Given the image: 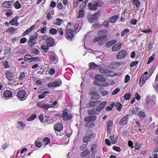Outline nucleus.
<instances>
[{
  "label": "nucleus",
  "instance_id": "nucleus-31",
  "mask_svg": "<svg viewBox=\"0 0 158 158\" xmlns=\"http://www.w3.org/2000/svg\"><path fill=\"white\" fill-rule=\"evenodd\" d=\"M90 153L89 150L88 149H86L84 151L82 152L81 156L82 157H84L88 155Z\"/></svg>",
  "mask_w": 158,
  "mask_h": 158
},
{
  "label": "nucleus",
  "instance_id": "nucleus-9",
  "mask_svg": "<svg viewBox=\"0 0 158 158\" xmlns=\"http://www.w3.org/2000/svg\"><path fill=\"white\" fill-rule=\"evenodd\" d=\"M108 33V31L106 30H103L98 32L97 35L99 36L101 39L107 37Z\"/></svg>",
  "mask_w": 158,
  "mask_h": 158
},
{
  "label": "nucleus",
  "instance_id": "nucleus-8",
  "mask_svg": "<svg viewBox=\"0 0 158 158\" xmlns=\"http://www.w3.org/2000/svg\"><path fill=\"white\" fill-rule=\"evenodd\" d=\"M148 74V72H146L141 75L139 82L140 86H142L145 83L146 80L148 79V77L146 75Z\"/></svg>",
  "mask_w": 158,
  "mask_h": 158
},
{
  "label": "nucleus",
  "instance_id": "nucleus-2",
  "mask_svg": "<svg viewBox=\"0 0 158 158\" xmlns=\"http://www.w3.org/2000/svg\"><path fill=\"white\" fill-rule=\"evenodd\" d=\"M103 4V2L101 1L94 0L89 3L87 6L89 10L95 11L97 9L98 7L102 6Z\"/></svg>",
  "mask_w": 158,
  "mask_h": 158
},
{
  "label": "nucleus",
  "instance_id": "nucleus-18",
  "mask_svg": "<svg viewBox=\"0 0 158 158\" xmlns=\"http://www.w3.org/2000/svg\"><path fill=\"white\" fill-rule=\"evenodd\" d=\"M128 115L127 114L123 117L120 121V123L121 125H124L127 123L128 121Z\"/></svg>",
  "mask_w": 158,
  "mask_h": 158
},
{
  "label": "nucleus",
  "instance_id": "nucleus-30",
  "mask_svg": "<svg viewBox=\"0 0 158 158\" xmlns=\"http://www.w3.org/2000/svg\"><path fill=\"white\" fill-rule=\"evenodd\" d=\"M87 113L89 115H95L97 114V113H96L95 108H93L89 110H88Z\"/></svg>",
  "mask_w": 158,
  "mask_h": 158
},
{
  "label": "nucleus",
  "instance_id": "nucleus-19",
  "mask_svg": "<svg viewBox=\"0 0 158 158\" xmlns=\"http://www.w3.org/2000/svg\"><path fill=\"white\" fill-rule=\"evenodd\" d=\"M91 99L97 100L100 97V95L97 92L94 91L91 93Z\"/></svg>",
  "mask_w": 158,
  "mask_h": 158
},
{
  "label": "nucleus",
  "instance_id": "nucleus-59",
  "mask_svg": "<svg viewBox=\"0 0 158 158\" xmlns=\"http://www.w3.org/2000/svg\"><path fill=\"white\" fill-rule=\"evenodd\" d=\"M32 56L30 55H26L25 56L24 58L26 61L29 62L30 60H29L30 59Z\"/></svg>",
  "mask_w": 158,
  "mask_h": 158
},
{
  "label": "nucleus",
  "instance_id": "nucleus-36",
  "mask_svg": "<svg viewBox=\"0 0 158 158\" xmlns=\"http://www.w3.org/2000/svg\"><path fill=\"white\" fill-rule=\"evenodd\" d=\"M155 70V69L153 68H151L149 70L148 73V79L151 76L152 74L153 73Z\"/></svg>",
  "mask_w": 158,
  "mask_h": 158
},
{
  "label": "nucleus",
  "instance_id": "nucleus-64",
  "mask_svg": "<svg viewBox=\"0 0 158 158\" xmlns=\"http://www.w3.org/2000/svg\"><path fill=\"white\" fill-rule=\"evenodd\" d=\"M155 56L154 54H153L152 55V56H150L149 57V60L148 62V64H149V63H150L153 61V60L154 59V58L155 57Z\"/></svg>",
  "mask_w": 158,
  "mask_h": 158
},
{
  "label": "nucleus",
  "instance_id": "nucleus-4",
  "mask_svg": "<svg viewBox=\"0 0 158 158\" xmlns=\"http://www.w3.org/2000/svg\"><path fill=\"white\" fill-rule=\"evenodd\" d=\"M37 39V33L31 36L29 40L27 41L28 46L31 47H32L36 43V40Z\"/></svg>",
  "mask_w": 158,
  "mask_h": 158
},
{
  "label": "nucleus",
  "instance_id": "nucleus-62",
  "mask_svg": "<svg viewBox=\"0 0 158 158\" xmlns=\"http://www.w3.org/2000/svg\"><path fill=\"white\" fill-rule=\"evenodd\" d=\"M3 66L4 67L6 68H10V66L9 64L7 61H6L4 63Z\"/></svg>",
  "mask_w": 158,
  "mask_h": 158
},
{
  "label": "nucleus",
  "instance_id": "nucleus-63",
  "mask_svg": "<svg viewBox=\"0 0 158 158\" xmlns=\"http://www.w3.org/2000/svg\"><path fill=\"white\" fill-rule=\"evenodd\" d=\"M113 149L115 151L118 152H120L121 151V148L118 147L114 146L113 147Z\"/></svg>",
  "mask_w": 158,
  "mask_h": 158
},
{
  "label": "nucleus",
  "instance_id": "nucleus-22",
  "mask_svg": "<svg viewBox=\"0 0 158 158\" xmlns=\"http://www.w3.org/2000/svg\"><path fill=\"white\" fill-rule=\"evenodd\" d=\"M6 77L10 81H12L14 80L13 73L11 72H7L6 73Z\"/></svg>",
  "mask_w": 158,
  "mask_h": 158
},
{
  "label": "nucleus",
  "instance_id": "nucleus-15",
  "mask_svg": "<svg viewBox=\"0 0 158 158\" xmlns=\"http://www.w3.org/2000/svg\"><path fill=\"white\" fill-rule=\"evenodd\" d=\"M98 14L94 13L88 18V21L90 23H92L96 20L98 18Z\"/></svg>",
  "mask_w": 158,
  "mask_h": 158
},
{
  "label": "nucleus",
  "instance_id": "nucleus-61",
  "mask_svg": "<svg viewBox=\"0 0 158 158\" xmlns=\"http://www.w3.org/2000/svg\"><path fill=\"white\" fill-rule=\"evenodd\" d=\"M139 63L138 61H135L132 62L130 64V66L131 67H133L135 66L136 64H137Z\"/></svg>",
  "mask_w": 158,
  "mask_h": 158
},
{
  "label": "nucleus",
  "instance_id": "nucleus-17",
  "mask_svg": "<svg viewBox=\"0 0 158 158\" xmlns=\"http://www.w3.org/2000/svg\"><path fill=\"white\" fill-rule=\"evenodd\" d=\"M37 106L38 107L46 110L50 107L49 105L46 104H44L40 102H39L37 103Z\"/></svg>",
  "mask_w": 158,
  "mask_h": 158
},
{
  "label": "nucleus",
  "instance_id": "nucleus-34",
  "mask_svg": "<svg viewBox=\"0 0 158 158\" xmlns=\"http://www.w3.org/2000/svg\"><path fill=\"white\" fill-rule=\"evenodd\" d=\"M12 52V50L10 48H7L5 50V54L7 56H9L10 55Z\"/></svg>",
  "mask_w": 158,
  "mask_h": 158
},
{
  "label": "nucleus",
  "instance_id": "nucleus-50",
  "mask_svg": "<svg viewBox=\"0 0 158 158\" xmlns=\"http://www.w3.org/2000/svg\"><path fill=\"white\" fill-rule=\"evenodd\" d=\"M15 29L13 28V27H11L7 30L6 32L9 33L13 34L15 32Z\"/></svg>",
  "mask_w": 158,
  "mask_h": 158
},
{
  "label": "nucleus",
  "instance_id": "nucleus-28",
  "mask_svg": "<svg viewBox=\"0 0 158 158\" xmlns=\"http://www.w3.org/2000/svg\"><path fill=\"white\" fill-rule=\"evenodd\" d=\"M2 6L6 8H9L11 6V2L10 1H6L3 3Z\"/></svg>",
  "mask_w": 158,
  "mask_h": 158
},
{
  "label": "nucleus",
  "instance_id": "nucleus-48",
  "mask_svg": "<svg viewBox=\"0 0 158 158\" xmlns=\"http://www.w3.org/2000/svg\"><path fill=\"white\" fill-rule=\"evenodd\" d=\"M151 103V105L152 104L151 102L150 96L149 95H147L146 97V104L147 105H149Z\"/></svg>",
  "mask_w": 158,
  "mask_h": 158
},
{
  "label": "nucleus",
  "instance_id": "nucleus-37",
  "mask_svg": "<svg viewBox=\"0 0 158 158\" xmlns=\"http://www.w3.org/2000/svg\"><path fill=\"white\" fill-rule=\"evenodd\" d=\"M72 117V115L71 114L69 113L65 116L64 117L63 119L64 120L67 121L68 120H70Z\"/></svg>",
  "mask_w": 158,
  "mask_h": 158
},
{
  "label": "nucleus",
  "instance_id": "nucleus-39",
  "mask_svg": "<svg viewBox=\"0 0 158 158\" xmlns=\"http://www.w3.org/2000/svg\"><path fill=\"white\" fill-rule=\"evenodd\" d=\"M95 124L94 122H90L89 123H86V126L88 128L93 127H94Z\"/></svg>",
  "mask_w": 158,
  "mask_h": 158
},
{
  "label": "nucleus",
  "instance_id": "nucleus-45",
  "mask_svg": "<svg viewBox=\"0 0 158 158\" xmlns=\"http://www.w3.org/2000/svg\"><path fill=\"white\" fill-rule=\"evenodd\" d=\"M30 61L29 62H34L36 61H40V60L41 59L39 57H31L30 59H29Z\"/></svg>",
  "mask_w": 158,
  "mask_h": 158
},
{
  "label": "nucleus",
  "instance_id": "nucleus-54",
  "mask_svg": "<svg viewBox=\"0 0 158 158\" xmlns=\"http://www.w3.org/2000/svg\"><path fill=\"white\" fill-rule=\"evenodd\" d=\"M110 139L111 140L113 144H114L117 143V140L114 138V136H110Z\"/></svg>",
  "mask_w": 158,
  "mask_h": 158
},
{
  "label": "nucleus",
  "instance_id": "nucleus-13",
  "mask_svg": "<svg viewBox=\"0 0 158 158\" xmlns=\"http://www.w3.org/2000/svg\"><path fill=\"white\" fill-rule=\"evenodd\" d=\"M86 135L85 136L87 137V139L88 141L93 139L95 136L94 134H92V131L90 130L87 131Z\"/></svg>",
  "mask_w": 158,
  "mask_h": 158
},
{
  "label": "nucleus",
  "instance_id": "nucleus-32",
  "mask_svg": "<svg viewBox=\"0 0 158 158\" xmlns=\"http://www.w3.org/2000/svg\"><path fill=\"white\" fill-rule=\"evenodd\" d=\"M118 16L117 15H114L110 18L109 22L110 23H114L117 19Z\"/></svg>",
  "mask_w": 158,
  "mask_h": 158
},
{
  "label": "nucleus",
  "instance_id": "nucleus-42",
  "mask_svg": "<svg viewBox=\"0 0 158 158\" xmlns=\"http://www.w3.org/2000/svg\"><path fill=\"white\" fill-rule=\"evenodd\" d=\"M18 19L17 17H15L13 18L9 22V23L12 25H15L16 26L17 25L15 24L16 23Z\"/></svg>",
  "mask_w": 158,
  "mask_h": 158
},
{
  "label": "nucleus",
  "instance_id": "nucleus-35",
  "mask_svg": "<svg viewBox=\"0 0 158 158\" xmlns=\"http://www.w3.org/2000/svg\"><path fill=\"white\" fill-rule=\"evenodd\" d=\"M113 105L116 106L117 109L118 110H121L122 107V105L120 102L118 103H114Z\"/></svg>",
  "mask_w": 158,
  "mask_h": 158
},
{
  "label": "nucleus",
  "instance_id": "nucleus-47",
  "mask_svg": "<svg viewBox=\"0 0 158 158\" xmlns=\"http://www.w3.org/2000/svg\"><path fill=\"white\" fill-rule=\"evenodd\" d=\"M48 48L49 47H48L47 45H42L41 47V49L45 51V52H47L48 51L49 49Z\"/></svg>",
  "mask_w": 158,
  "mask_h": 158
},
{
  "label": "nucleus",
  "instance_id": "nucleus-12",
  "mask_svg": "<svg viewBox=\"0 0 158 158\" xmlns=\"http://www.w3.org/2000/svg\"><path fill=\"white\" fill-rule=\"evenodd\" d=\"M66 38L69 40H72L73 37V31L70 29H68L66 30Z\"/></svg>",
  "mask_w": 158,
  "mask_h": 158
},
{
  "label": "nucleus",
  "instance_id": "nucleus-3",
  "mask_svg": "<svg viewBox=\"0 0 158 158\" xmlns=\"http://www.w3.org/2000/svg\"><path fill=\"white\" fill-rule=\"evenodd\" d=\"M28 96L26 95V91L25 90L23 89V88L19 89L17 92V97L18 99L21 101L25 100Z\"/></svg>",
  "mask_w": 158,
  "mask_h": 158
},
{
  "label": "nucleus",
  "instance_id": "nucleus-33",
  "mask_svg": "<svg viewBox=\"0 0 158 158\" xmlns=\"http://www.w3.org/2000/svg\"><path fill=\"white\" fill-rule=\"evenodd\" d=\"M85 12L82 10H80L78 11V15L77 16L78 18H82L84 15Z\"/></svg>",
  "mask_w": 158,
  "mask_h": 158
},
{
  "label": "nucleus",
  "instance_id": "nucleus-53",
  "mask_svg": "<svg viewBox=\"0 0 158 158\" xmlns=\"http://www.w3.org/2000/svg\"><path fill=\"white\" fill-rule=\"evenodd\" d=\"M113 125V122L111 120H109L107 123V128H111Z\"/></svg>",
  "mask_w": 158,
  "mask_h": 158
},
{
  "label": "nucleus",
  "instance_id": "nucleus-56",
  "mask_svg": "<svg viewBox=\"0 0 158 158\" xmlns=\"http://www.w3.org/2000/svg\"><path fill=\"white\" fill-rule=\"evenodd\" d=\"M131 96V95L130 93H127L124 94V97L126 100H128L129 99Z\"/></svg>",
  "mask_w": 158,
  "mask_h": 158
},
{
  "label": "nucleus",
  "instance_id": "nucleus-27",
  "mask_svg": "<svg viewBox=\"0 0 158 158\" xmlns=\"http://www.w3.org/2000/svg\"><path fill=\"white\" fill-rule=\"evenodd\" d=\"M12 92L10 90H6L4 93L3 96L6 98H10V97H12Z\"/></svg>",
  "mask_w": 158,
  "mask_h": 158
},
{
  "label": "nucleus",
  "instance_id": "nucleus-46",
  "mask_svg": "<svg viewBox=\"0 0 158 158\" xmlns=\"http://www.w3.org/2000/svg\"><path fill=\"white\" fill-rule=\"evenodd\" d=\"M57 32V30L53 28L50 29L49 30V33L52 35H55L56 34Z\"/></svg>",
  "mask_w": 158,
  "mask_h": 158
},
{
  "label": "nucleus",
  "instance_id": "nucleus-24",
  "mask_svg": "<svg viewBox=\"0 0 158 158\" xmlns=\"http://www.w3.org/2000/svg\"><path fill=\"white\" fill-rule=\"evenodd\" d=\"M99 65L95 64L94 62H91L89 65V67L90 69L97 70L98 69Z\"/></svg>",
  "mask_w": 158,
  "mask_h": 158
},
{
  "label": "nucleus",
  "instance_id": "nucleus-58",
  "mask_svg": "<svg viewBox=\"0 0 158 158\" xmlns=\"http://www.w3.org/2000/svg\"><path fill=\"white\" fill-rule=\"evenodd\" d=\"M129 31V30L128 29H126L124 30L121 33V35L122 36H124Z\"/></svg>",
  "mask_w": 158,
  "mask_h": 158
},
{
  "label": "nucleus",
  "instance_id": "nucleus-43",
  "mask_svg": "<svg viewBox=\"0 0 158 158\" xmlns=\"http://www.w3.org/2000/svg\"><path fill=\"white\" fill-rule=\"evenodd\" d=\"M36 114H32L27 118V121H32L36 118Z\"/></svg>",
  "mask_w": 158,
  "mask_h": 158
},
{
  "label": "nucleus",
  "instance_id": "nucleus-1",
  "mask_svg": "<svg viewBox=\"0 0 158 158\" xmlns=\"http://www.w3.org/2000/svg\"><path fill=\"white\" fill-rule=\"evenodd\" d=\"M95 80L94 82V85L102 86H105L108 85L105 78L101 75H96L95 76Z\"/></svg>",
  "mask_w": 158,
  "mask_h": 158
},
{
  "label": "nucleus",
  "instance_id": "nucleus-38",
  "mask_svg": "<svg viewBox=\"0 0 158 158\" xmlns=\"http://www.w3.org/2000/svg\"><path fill=\"white\" fill-rule=\"evenodd\" d=\"M43 141L44 142H46L44 146V147H45L47 145L49 144L50 143V140L49 138L47 137L43 139Z\"/></svg>",
  "mask_w": 158,
  "mask_h": 158
},
{
  "label": "nucleus",
  "instance_id": "nucleus-41",
  "mask_svg": "<svg viewBox=\"0 0 158 158\" xmlns=\"http://www.w3.org/2000/svg\"><path fill=\"white\" fill-rule=\"evenodd\" d=\"M54 128H63L62 124L59 122L55 123L54 125Z\"/></svg>",
  "mask_w": 158,
  "mask_h": 158
},
{
  "label": "nucleus",
  "instance_id": "nucleus-11",
  "mask_svg": "<svg viewBox=\"0 0 158 158\" xmlns=\"http://www.w3.org/2000/svg\"><path fill=\"white\" fill-rule=\"evenodd\" d=\"M46 42L47 45L48 47H51L54 46V39L50 37H48L46 40Z\"/></svg>",
  "mask_w": 158,
  "mask_h": 158
},
{
  "label": "nucleus",
  "instance_id": "nucleus-10",
  "mask_svg": "<svg viewBox=\"0 0 158 158\" xmlns=\"http://www.w3.org/2000/svg\"><path fill=\"white\" fill-rule=\"evenodd\" d=\"M106 102H102L95 108L96 113H97V114H98L100 112L103 110V109L106 105Z\"/></svg>",
  "mask_w": 158,
  "mask_h": 158
},
{
  "label": "nucleus",
  "instance_id": "nucleus-6",
  "mask_svg": "<svg viewBox=\"0 0 158 158\" xmlns=\"http://www.w3.org/2000/svg\"><path fill=\"white\" fill-rule=\"evenodd\" d=\"M127 55V51L123 49L119 52L116 55V57L118 59H122L126 57Z\"/></svg>",
  "mask_w": 158,
  "mask_h": 158
},
{
  "label": "nucleus",
  "instance_id": "nucleus-25",
  "mask_svg": "<svg viewBox=\"0 0 158 158\" xmlns=\"http://www.w3.org/2000/svg\"><path fill=\"white\" fill-rule=\"evenodd\" d=\"M117 41L116 40H111L106 42V46L107 48H108L114 44Z\"/></svg>",
  "mask_w": 158,
  "mask_h": 158
},
{
  "label": "nucleus",
  "instance_id": "nucleus-40",
  "mask_svg": "<svg viewBox=\"0 0 158 158\" xmlns=\"http://www.w3.org/2000/svg\"><path fill=\"white\" fill-rule=\"evenodd\" d=\"M63 20L57 18L55 22H54V24L60 25L62 23Z\"/></svg>",
  "mask_w": 158,
  "mask_h": 158
},
{
  "label": "nucleus",
  "instance_id": "nucleus-49",
  "mask_svg": "<svg viewBox=\"0 0 158 158\" xmlns=\"http://www.w3.org/2000/svg\"><path fill=\"white\" fill-rule=\"evenodd\" d=\"M31 53L33 54L38 55L40 54V52L39 50L38 49L34 48L31 50Z\"/></svg>",
  "mask_w": 158,
  "mask_h": 158
},
{
  "label": "nucleus",
  "instance_id": "nucleus-52",
  "mask_svg": "<svg viewBox=\"0 0 158 158\" xmlns=\"http://www.w3.org/2000/svg\"><path fill=\"white\" fill-rule=\"evenodd\" d=\"M25 76V74L24 72H21L19 76V80L20 81L23 80Z\"/></svg>",
  "mask_w": 158,
  "mask_h": 158
},
{
  "label": "nucleus",
  "instance_id": "nucleus-5",
  "mask_svg": "<svg viewBox=\"0 0 158 158\" xmlns=\"http://www.w3.org/2000/svg\"><path fill=\"white\" fill-rule=\"evenodd\" d=\"M62 84V81L61 80L59 79L58 80L49 83L48 84L47 86L49 88H53L57 87L61 85Z\"/></svg>",
  "mask_w": 158,
  "mask_h": 158
},
{
  "label": "nucleus",
  "instance_id": "nucleus-55",
  "mask_svg": "<svg viewBox=\"0 0 158 158\" xmlns=\"http://www.w3.org/2000/svg\"><path fill=\"white\" fill-rule=\"evenodd\" d=\"M56 57L57 56L55 55H51L49 57V58L51 61H54L56 60Z\"/></svg>",
  "mask_w": 158,
  "mask_h": 158
},
{
  "label": "nucleus",
  "instance_id": "nucleus-14",
  "mask_svg": "<svg viewBox=\"0 0 158 158\" xmlns=\"http://www.w3.org/2000/svg\"><path fill=\"white\" fill-rule=\"evenodd\" d=\"M98 69L99 72L102 73L110 74L112 73V72L111 70H109L107 69L101 67L100 65L98 67Z\"/></svg>",
  "mask_w": 158,
  "mask_h": 158
},
{
  "label": "nucleus",
  "instance_id": "nucleus-44",
  "mask_svg": "<svg viewBox=\"0 0 158 158\" xmlns=\"http://www.w3.org/2000/svg\"><path fill=\"white\" fill-rule=\"evenodd\" d=\"M15 7L16 9H19L21 7V5L18 1H16L14 4Z\"/></svg>",
  "mask_w": 158,
  "mask_h": 158
},
{
  "label": "nucleus",
  "instance_id": "nucleus-16",
  "mask_svg": "<svg viewBox=\"0 0 158 158\" xmlns=\"http://www.w3.org/2000/svg\"><path fill=\"white\" fill-rule=\"evenodd\" d=\"M122 44L121 42H118L111 48V50L113 52L118 51L120 50L122 47Z\"/></svg>",
  "mask_w": 158,
  "mask_h": 158
},
{
  "label": "nucleus",
  "instance_id": "nucleus-57",
  "mask_svg": "<svg viewBox=\"0 0 158 158\" xmlns=\"http://www.w3.org/2000/svg\"><path fill=\"white\" fill-rule=\"evenodd\" d=\"M17 123L18 126H20L22 128H24L26 126L25 123L23 122L19 121Z\"/></svg>",
  "mask_w": 158,
  "mask_h": 158
},
{
  "label": "nucleus",
  "instance_id": "nucleus-23",
  "mask_svg": "<svg viewBox=\"0 0 158 158\" xmlns=\"http://www.w3.org/2000/svg\"><path fill=\"white\" fill-rule=\"evenodd\" d=\"M137 115L139 118L141 120L144 119L146 117V115L144 112L143 111L141 110L139 111Z\"/></svg>",
  "mask_w": 158,
  "mask_h": 158
},
{
  "label": "nucleus",
  "instance_id": "nucleus-7",
  "mask_svg": "<svg viewBox=\"0 0 158 158\" xmlns=\"http://www.w3.org/2000/svg\"><path fill=\"white\" fill-rule=\"evenodd\" d=\"M81 24L82 23L81 22L76 21L73 23V27L72 30L74 31L78 32L81 27Z\"/></svg>",
  "mask_w": 158,
  "mask_h": 158
},
{
  "label": "nucleus",
  "instance_id": "nucleus-21",
  "mask_svg": "<svg viewBox=\"0 0 158 158\" xmlns=\"http://www.w3.org/2000/svg\"><path fill=\"white\" fill-rule=\"evenodd\" d=\"M35 25H32L30 28L27 29L22 35V36H24L31 32L34 28Z\"/></svg>",
  "mask_w": 158,
  "mask_h": 158
},
{
  "label": "nucleus",
  "instance_id": "nucleus-20",
  "mask_svg": "<svg viewBox=\"0 0 158 158\" xmlns=\"http://www.w3.org/2000/svg\"><path fill=\"white\" fill-rule=\"evenodd\" d=\"M101 102L100 101H90L89 102V105L90 107H95Z\"/></svg>",
  "mask_w": 158,
  "mask_h": 158
},
{
  "label": "nucleus",
  "instance_id": "nucleus-51",
  "mask_svg": "<svg viewBox=\"0 0 158 158\" xmlns=\"http://www.w3.org/2000/svg\"><path fill=\"white\" fill-rule=\"evenodd\" d=\"M133 3L136 6V7H139L140 6V3L139 1L138 0H133Z\"/></svg>",
  "mask_w": 158,
  "mask_h": 158
},
{
  "label": "nucleus",
  "instance_id": "nucleus-60",
  "mask_svg": "<svg viewBox=\"0 0 158 158\" xmlns=\"http://www.w3.org/2000/svg\"><path fill=\"white\" fill-rule=\"evenodd\" d=\"M35 146L38 148H40L42 144L41 142L39 141L36 140L35 142Z\"/></svg>",
  "mask_w": 158,
  "mask_h": 158
},
{
  "label": "nucleus",
  "instance_id": "nucleus-29",
  "mask_svg": "<svg viewBox=\"0 0 158 158\" xmlns=\"http://www.w3.org/2000/svg\"><path fill=\"white\" fill-rule=\"evenodd\" d=\"M49 93V92L48 91H44L41 94L39 95L38 96V98L39 99H43L46 96L47 94Z\"/></svg>",
  "mask_w": 158,
  "mask_h": 158
},
{
  "label": "nucleus",
  "instance_id": "nucleus-26",
  "mask_svg": "<svg viewBox=\"0 0 158 158\" xmlns=\"http://www.w3.org/2000/svg\"><path fill=\"white\" fill-rule=\"evenodd\" d=\"M140 109L139 108H137L135 106L133 107L131 111V114L137 115Z\"/></svg>",
  "mask_w": 158,
  "mask_h": 158
}]
</instances>
